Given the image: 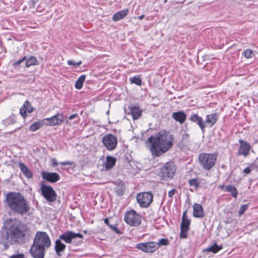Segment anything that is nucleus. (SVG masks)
I'll use <instances>...</instances> for the list:
<instances>
[{"mask_svg":"<svg viewBox=\"0 0 258 258\" xmlns=\"http://www.w3.org/2000/svg\"><path fill=\"white\" fill-rule=\"evenodd\" d=\"M130 112L134 119H138L142 113V110L138 106H131L129 107Z\"/></svg>","mask_w":258,"mask_h":258,"instance_id":"23","label":"nucleus"},{"mask_svg":"<svg viewBox=\"0 0 258 258\" xmlns=\"http://www.w3.org/2000/svg\"><path fill=\"white\" fill-rule=\"evenodd\" d=\"M15 122V119L13 117L10 116L3 120V123L5 126H8Z\"/></svg>","mask_w":258,"mask_h":258,"instance_id":"36","label":"nucleus"},{"mask_svg":"<svg viewBox=\"0 0 258 258\" xmlns=\"http://www.w3.org/2000/svg\"><path fill=\"white\" fill-rule=\"evenodd\" d=\"M193 215L195 217L202 218L204 216V212L201 204L197 203L194 204L193 205Z\"/></svg>","mask_w":258,"mask_h":258,"instance_id":"21","label":"nucleus"},{"mask_svg":"<svg viewBox=\"0 0 258 258\" xmlns=\"http://www.w3.org/2000/svg\"><path fill=\"white\" fill-rule=\"evenodd\" d=\"M176 170V167L173 162H167L161 168V173L163 179L172 178Z\"/></svg>","mask_w":258,"mask_h":258,"instance_id":"6","label":"nucleus"},{"mask_svg":"<svg viewBox=\"0 0 258 258\" xmlns=\"http://www.w3.org/2000/svg\"><path fill=\"white\" fill-rule=\"evenodd\" d=\"M102 142L106 149L110 151L114 150L117 145V138L110 134L105 135L102 138Z\"/></svg>","mask_w":258,"mask_h":258,"instance_id":"7","label":"nucleus"},{"mask_svg":"<svg viewBox=\"0 0 258 258\" xmlns=\"http://www.w3.org/2000/svg\"><path fill=\"white\" fill-rule=\"evenodd\" d=\"M33 244L47 249L51 245V241L46 232L38 231L34 239Z\"/></svg>","mask_w":258,"mask_h":258,"instance_id":"4","label":"nucleus"},{"mask_svg":"<svg viewBox=\"0 0 258 258\" xmlns=\"http://www.w3.org/2000/svg\"><path fill=\"white\" fill-rule=\"evenodd\" d=\"M78 115L77 114H74L70 115L69 117V119L70 120H72V119L78 117Z\"/></svg>","mask_w":258,"mask_h":258,"instance_id":"47","label":"nucleus"},{"mask_svg":"<svg viewBox=\"0 0 258 258\" xmlns=\"http://www.w3.org/2000/svg\"><path fill=\"white\" fill-rule=\"evenodd\" d=\"M128 12L129 11L127 9L120 11L114 14L112 17V20L116 22L122 19L127 16Z\"/></svg>","mask_w":258,"mask_h":258,"instance_id":"24","label":"nucleus"},{"mask_svg":"<svg viewBox=\"0 0 258 258\" xmlns=\"http://www.w3.org/2000/svg\"><path fill=\"white\" fill-rule=\"evenodd\" d=\"M42 177L50 182H55L60 179L59 175L56 172H42Z\"/></svg>","mask_w":258,"mask_h":258,"instance_id":"14","label":"nucleus"},{"mask_svg":"<svg viewBox=\"0 0 258 258\" xmlns=\"http://www.w3.org/2000/svg\"><path fill=\"white\" fill-rule=\"evenodd\" d=\"M109 227L116 233H120V232L116 225H109Z\"/></svg>","mask_w":258,"mask_h":258,"instance_id":"45","label":"nucleus"},{"mask_svg":"<svg viewBox=\"0 0 258 258\" xmlns=\"http://www.w3.org/2000/svg\"><path fill=\"white\" fill-rule=\"evenodd\" d=\"M124 220L126 223L131 226H138L141 223L140 217L134 210L128 211L125 213Z\"/></svg>","mask_w":258,"mask_h":258,"instance_id":"5","label":"nucleus"},{"mask_svg":"<svg viewBox=\"0 0 258 258\" xmlns=\"http://www.w3.org/2000/svg\"><path fill=\"white\" fill-rule=\"evenodd\" d=\"M104 223H105V224L109 226V225H110L109 223V220L107 218H105L104 219Z\"/></svg>","mask_w":258,"mask_h":258,"instance_id":"49","label":"nucleus"},{"mask_svg":"<svg viewBox=\"0 0 258 258\" xmlns=\"http://www.w3.org/2000/svg\"><path fill=\"white\" fill-rule=\"evenodd\" d=\"M44 119L42 120H39L35 122L30 126L29 130L31 132H35L44 125Z\"/></svg>","mask_w":258,"mask_h":258,"instance_id":"28","label":"nucleus"},{"mask_svg":"<svg viewBox=\"0 0 258 258\" xmlns=\"http://www.w3.org/2000/svg\"><path fill=\"white\" fill-rule=\"evenodd\" d=\"M175 191H176V190L175 189H173L172 190H171L170 191H169L168 192V197L170 198H172L173 196L175 195Z\"/></svg>","mask_w":258,"mask_h":258,"instance_id":"44","label":"nucleus"},{"mask_svg":"<svg viewBox=\"0 0 258 258\" xmlns=\"http://www.w3.org/2000/svg\"><path fill=\"white\" fill-rule=\"evenodd\" d=\"M63 120V116L61 113H57L50 117L44 119V125L49 126L59 125Z\"/></svg>","mask_w":258,"mask_h":258,"instance_id":"12","label":"nucleus"},{"mask_svg":"<svg viewBox=\"0 0 258 258\" xmlns=\"http://www.w3.org/2000/svg\"><path fill=\"white\" fill-rule=\"evenodd\" d=\"M153 195L148 192L140 193L137 196V201L142 208L148 207L153 201Z\"/></svg>","mask_w":258,"mask_h":258,"instance_id":"9","label":"nucleus"},{"mask_svg":"<svg viewBox=\"0 0 258 258\" xmlns=\"http://www.w3.org/2000/svg\"><path fill=\"white\" fill-rule=\"evenodd\" d=\"M9 258H25L24 254L23 253H19L11 256Z\"/></svg>","mask_w":258,"mask_h":258,"instance_id":"43","label":"nucleus"},{"mask_svg":"<svg viewBox=\"0 0 258 258\" xmlns=\"http://www.w3.org/2000/svg\"><path fill=\"white\" fill-rule=\"evenodd\" d=\"M82 63V61H80L79 62H76L74 60H69L68 61V64L69 66H72L74 68H77L78 67L80 66Z\"/></svg>","mask_w":258,"mask_h":258,"instance_id":"37","label":"nucleus"},{"mask_svg":"<svg viewBox=\"0 0 258 258\" xmlns=\"http://www.w3.org/2000/svg\"><path fill=\"white\" fill-rule=\"evenodd\" d=\"M60 164L61 165H71L72 164V162L71 161H66V162H60Z\"/></svg>","mask_w":258,"mask_h":258,"instance_id":"46","label":"nucleus"},{"mask_svg":"<svg viewBox=\"0 0 258 258\" xmlns=\"http://www.w3.org/2000/svg\"><path fill=\"white\" fill-rule=\"evenodd\" d=\"M174 138L169 133L161 131L147 140L149 149L154 156L158 157L168 151L173 146Z\"/></svg>","mask_w":258,"mask_h":258,"instance_id":"1","label":"nucleus"},{"mask_svg":"<svg viewBox=\"0 0 258 258\" xmlns=\"http://www.w3.org/2000/svg\"><path fill=\"white\" fill-rule=\"evenodd\" d=\"M52 162L53 166H55L58 165V163L56 161V160L54 158L52 159Z\"/></svg>","mask_w":258,"mask_h":258,"instance_id":"48","label":"nucleus"},{"mask_svg":"<svg viewBox=\"0 0 258 258\" xmlns=\"http://www.w3.org/2000/svg\"><path fill=\"white\" fill-rule=\"evenodd\" d=\"M222 249L221 246L217 245L216 243L212 245L211 246L207 247L203 250V252H212L214 253H216L219 250Z\"/></svg>","mask_w":258,"mask_h":258,"instance_id":"27","label":"nucleus"},{"mask_svg":"<svg viewBox=\"0 0 258 258\" xmlns=\"http://www.w3.org/2000/svg\"><path fill=\"white\" fill-rule=\"evenodd\" d=\"M7 206L13 212L24 215L30 211L28 201L20 192H10L6 197Z\"/></svg>","mask_w":258,"mask_h":258,"instance_id":"2","label":"nucleus"},{"mask_svg":"<svg viewBox=\"0 0 258 258\" xmlns=\"http://www.w3.org/2000/svg\"><path fill=\"white\" fill-rule=\"evenodd\" d=\"M82 241L81 240H80L79 242H78V243H82Z\"/></svg>","mask_w":258,"mask_h":258,"instance_id":"51","label":"nucleus"},{"mask_svg":"<svg viewBox=\"0 0 258 258\" xmlns=\"http://www.w3.org/2000/svg\"><path fill=\"white\" fill-rule=\"evenodd\" d=\"M239 143H240V145L238 150V154L239 155H243L245 157L247 156L249 154L250 149L249 144L242 140H240Z\"/></svg>","mask_w":258,"mask_h":258,"instance_id":"15","label":"nucleus"},{"mask_svg":"<svg viewBox=\"0 0 258 258\" xmlns=\"http://www.w3.org/2000/svg\"><path fill=\"white\" fill-rule=\"evenodd\" d=\"M188 183L190 186H193L197 189L199 187L200 182L197 179L193 178L188 180Z\"/></svg>","mask_w":258,"mask_h":258,"instance_id":"35","label":"nucleus"},{"mask_svg":"<svg viewBox=\"0 0 258 258\" xmlns=\"http://www.w3.org/2000/svg\"><path fill=\"white\" fill-rule=\"evenodd\" d=\"M219 187L222 188L224 187V186H220Z\"/></svg>","mask_w":258,"mask_h":258,"instance_id":"52","label":"nucleus"},{"mask_svg":"<svg viewBox=\"0 0 258 258\" xmlns=\"http://www.w3.org/2000/svg\"><path fill=\"white\" fill-rule=\"evenodd\" d=\"M253 169L252 166H249L248 167H246L243 170V173L247 174L250 173L251 171Z\"/></svg>","mask_w":258,"mask_h":258,"instance_id":"42","label":"nucleus"},{"mask_svg":"<svg viewBox=\"0 0 258 258\" xmlns=\"http://www.w3.org/2000/svg\"><path fill=\"white\" fill-rule=\"evenodd\" d=\"M83 237L82 234L81 233H76L71 231H68L60 235L59 236V239L61 241L63 240L66 243L70 244L74 242L77 238L82 239Z\"/></svg>","mask_w":258,"mask_h":258,"instance_id":"10","label":"nucleus"},{"mask_svg":"<svg viewBox=\"0 0 258 258\" xmlns=\"http://www.w3.org/2000/svg\"><path fill=\"white\" fill-rule=\"evenodd\" d=\"M19 165L21 171L26 177L28 178H32L33 174L26 165L22 163H20Z\"/></svg>","mask_w":258,"mask_h":258,"instance_id":"26","label":"nucleus"},{"mask_svg":"<svg viewBox=\"0 0 258 258\" xmlns=\"http://www.w3.org/2000/svg\"><path fill=\"white\" fill-rule=\"evenodd\" d=\"M85 78L86 76L82 75L78 79L75 84V87L77 89L80 90L82 88Z\"/></svg>","mask_w":258,"mask_h":258,"instance_id":"30","label":"nucleus"},{"mask_svg":"<svg viewBox=\"0 0 258 258\" xmlns=\"http://www.w3.org/2000/svg\"><path fill=\"white\" fill-rule=\"evenodd\" d=\"M217 160V155L215 154L201 153L199 156L200 165L206 170H210L215 165Z\"/></svg>","mask_w":258,"mask_h":258,"instance_id":"3","label":"nucleus"},{"mask_svg":"<svg viewBox=\"0 0 258 258\" xmlns=\"http://www.w3.org/2000/svg\"><path fill=\"white\" fill-rule=\"evenodd\" d=\"M33 108L31 103L26 101H25L23 105L21 107L20 109V114L24 117H26L27 116V112L31 113L33 111Z\"/></svg>","mask_w":258,"mask_h":258,"instance_id":"18","label":"nucleus"},{"mask_svg":"<svg viewBox=\"0 0 258 258\" xmlns=\"http://www.w3.org/2000/svg\"><path fill=\"white\" fill-rule=\"evenodd\" d=\"M244 56L246 58H251L253 56V51L250 49H247L244 52Z\"/></svg>","mask_w":258,"mask_h":258,"instance_id":"38","label":"nucleus"},{"mask_svg":"<svg viewBox=\"0 0 258 258\" xmlns=\"http://www.w3.org/2000/svg\"><path fill=\"white\" fill-rule=\"evenodd\" d=\"M189 119L191 121L197 123L202 132H205L206 126L202 117L199 116L197 114L193 113L190 115Z\"/></svg>","mask_w":258,"mask_h":258,"instance_id":"16","label":"nucleus"},{"mask_svg":"<svg viewBox=\"0 0 258 258\" xmlns=\"http://www.w3.org/2000/svg\"><path fill=\"white\" fill-rule=\"evenodd\" d=\"M144 17H145V15H141L140 16H139V17H138V18L139 20H142V19H143L144 18Z\"/></svg>","mask_w":258,"mask_h":258,"instance_id":"50","label":"nucleus"},{"mask_svg":"<svg viewBox=\"0 0 258 258\" xmlns=\"http://www.w3.org/2000/svg\"><path fill=\"white\" fill-rule=\"evenodd\" d=\"M172 117L181 124L184 122L186 118V114L182 111L173 112Z\"/></svg>","mask_w":258,"mask_h":258,"instance_id":"20","label":"nucleus"},{"mask_svg":"<svg viewBox=\"0 0 258 258\" xmlns=\"http://www.w3.org/2000/svg\"><path fill=\"white\" fill-rule=\"evenodd\" d=\"M10 234L13 238L21 239L24 236V232L17 227H12L9 230Z\"/></svg>","mask_w":258,"mask_h":258,"instance_id":"19","label":"nucleus"},{"mask_svg":"<svg viewBox=\"0 0 258 258\" xmlns=\"http://www.w3.org/2000/svg\"><path fill=\"white\" fill-rule=\"evenodd\" d=\"M169 241L167 238H162L159 240L157 243L156 242V244L157 246V249L159 247L162 246H166L169 245Z\"/></svg>","mask_w":258,"mask_h":258,"instance_id":"33","label":"nucleus"},{"mask_svg":"<svg viewBox=\"0 0 258 258\" xmlns=\"http://www.w3.org/2000/svg\"><path fill=\"white\" fill-rule=\"evenodd\" d=\"M225 190L226 191L230 192L232 197L234 198L237 197V191L236 188L232 185H229L225 187Z\"/></svg>","mask_w":258,"mask_h":258,"instance_id":"31","label":"nucleus"},{"mask_svg":"<svg viewBox=\"0 0 258 258\" xmlns=\"http://www.w3.org/2000/svg\"><path fill=\"white\" fill-rule=\"evenodd\" d=\"M136 247L137 249L146 253H153L157 250L156 242L153 241L139 243L136 245Z\"/></svg>","mask_w":258,"mask_h":258,"instance_id":"11","label":"nucleus"},{"mask_svg":"<svg viewBox=\"0 0 258 258\" xmlns=\"http://www.w3.org/2000/svg\"><path fill=\"white\" fill-rule=\"evenodd\" d=\"M190 224L189 220L186 216V212H184L182 215V221L180 225V228L189 229Z\"/></svg>","mask_w":258,"mask_h":258,"instance_id":"29","label":"nucleus"},{"mask_svg":"<svg viewBox=\"0 0 258 258\" xmlns=\"http://www.w3.org/2000/svg\"><path fill=\"white\" fill-rule=\"evenodd\" d=\"M248 208V205H243L240 206L239 211H238V214L239 216H241L244 214L245 211Z\"/></svg>","mask_w":258,"mask_h":258,"instance_id":"39","label":"nucleus"},{"mask_svg":"<svg viewBox=\"0 0 258 258\" xmlns=\"http://www.w3.org/2000/svg\"><path fill=\"white\" fill-rule=\"evenodd\" d=\"M188 230L187 229L180 228V238H184L187 237Z\"/></svg>","mask_w":258,"mask_h":258,"instance_id":"40","label":"nucleus"},{"mask_svg":"<svg viewBox=\"0 0 258 258\" xmlns=\"http://www.w3.org/2000/svg\"><path fill=\"white\" fill-rule=\"evenodd\" d=\"M25 61L26 66L28 68L31 66L36 64L38 62L37 59L34 56H31L27 59H26Z\"/></svg>","mask_w":258,"mask_h":258,"instance_id":"32","label":"nucleus"},{"mask_svg":"<svg viewBox=\"0 0 258 258\" xmlns=\"http://www.w3.org/2000/svg\"><path fill=\"white\" fill-rule=\"evenodd\" d=\"M116 158L110 156L106 157V162L104 164L105 168L106 170H109L112 168L115 164Z\"/></svg>","mask_w":258,"mask_h":258,"instance_id":"25","label":"nucleus"},{"mask_svg":"<svg viewBox=\"0 0 258 258\" xmlns=\"http://www.w3.org/2000/svg\"><path fill=\"white\" fill-rule=\"evenodd\" d=\"M218 118V114L217 113H213L206 115L205 122L209 125L210 127H212L216 122Z\"/></svg>","mask_w":258,"mask_h":258,"instance_id":"22","label":"nucleus"},{"mask_svg":"<svg viewBox=\"0 0 258 258\" xmlns=\"http://www.w3.org/2000/svg\"><path fill=\"white\" fill-rule=\"evenodd\" d=\"M40 189L42 195L48 202L52 203L55 201L57 195L51 186L42 184Z\"/></svg>","mask_w":258,"mask_h":258,"instance_id":"8","label":"nucleus"},{"mask_svg":"<svg viewBox=\"0 0 258 258\" xmlns=\"http://www.w3.org/2000/svg\"><path fill=\"white\" fill-rule=\"evenodd\" d=\"M25 60H26V56H24L22 58L14 62L13 64L15 66H18L19 64H20L22 62L25 61Z\"/></svg>","mask_w":258,"mask_h":258,"instance_id":"41","label":"nucleus"},{"mask_svg":"<svg viewBox=\"0 0 258 258\" xmlns=\"http://www.w3.org/2000/svg\"><path fill=\"white\" fill-rule=\"evenodd\" d=\"M46 249L34 244L30 249V253L34 258H44Z\"/></svg>","mask_w":258,"mask_h":258,"instance_id":"13","label":"nucleus"},{"mask_svg":"<svg viewBox=\"0 0 258 258\" xmlns=\"http://www.w3.org/2000/svg\"><path fill=\"white\" fill-rule=\"evenodd\" d=\"M130 82L132 84H135L138 86L142 85V80L139 76H135L130 78Z\"/></svg>","mask_w":258,"mask_h":258,"instance_id":"34","label":"nucleus"},{"mask_svg":"<svg viewBox=\"0 0 258 258\" xmlns=\"http://www.w3.org/2000/svg\"><path fill=\"white\" fill-rule=\"evenodd\" d=\"M66 248V245L59 239L55 240L54 249L57 256L62 255L64 254Z\"/></svg>","mask_w":258,"mask_h":258,"instance_id":"17","label":"nucleus"}]
</instances>
